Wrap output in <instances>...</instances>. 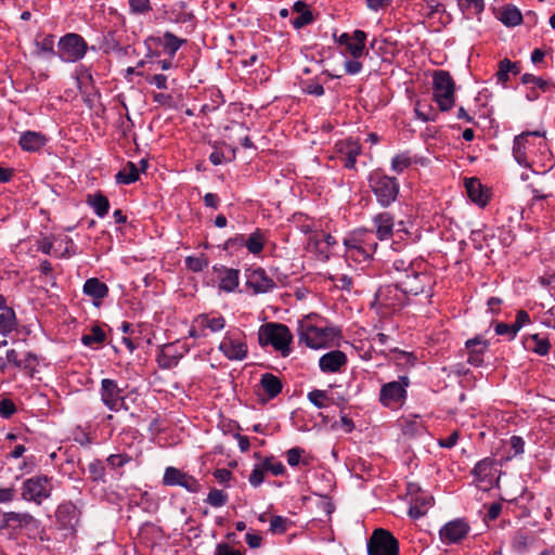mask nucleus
Here are the masks:
<instances>
[{
	"label": "nucleus",
	"mask_w": 555,
	"mask_h": 555,
	"mask_svg": "<svg viewBox=\"0 0 555 555\" xmlns=\"http://www.w3.org/2000/svg\"><path fill=\"white\" fill-rule=\"evenodd\" d=\"M88 472L92 481H103L105 476V467L100 460H93L88 465Z\"/></svg>",
	"instance_id": "nucleus-49"
},
{
	"label": "nucleus",
	"mask_w": 555,
	"mask_h": 555,
	"mask_svg": "<svg viewBox=\"0 0 555 555\" xmlns=\"http://www.w3.org/2000/svg\"><path fill=\"white\" fill-rule=\"evenodd\" d=\"M262 464L263 468L274 476H281L285 473V466L282 462H273L272 459L267 457Z\"/></svg>",
	"instance_id": "nucleus-60"
},
{
	"label": "nucleus",
	"mask_w": 555,
	"mask_h": 555,
	"mask_svg": "<svg viewBox=\"0 0 555 555\" xmlns=\"http://www.w3.org/2000/svg\"><path fill=\"white\" fill-rule=\"evenodd\" d=\"M411 165H412V159H411L409 153L397 154L391 159V169L397 173L403 172Z\"/></svg>",
	"instance_id": "nucleus-45"
},
{
	"label": "nucleus",
	"mask_w": 555,
	"mask_h": 555,
	"mask_svg": "<svg viewBox=\"0 0 555 555\" xmlns=\"http://www.w3.org/2000/svg\"><path fill=\"white\" fill-rule=\"evenodd\" d=\"M233 241L244 245L250 254L259 255L263 250L266 235L261 230L257 229L247 238L244 235H237Z\"/></svg>",
	"instance_id": "nucleus-25"
},
{
	"label": "nucleus",
	"mask_w": 555,
	"mask_h": 555,
	"mask_svg": "<svg viewBox=\"0 0 555 555\" xmlns=\"http://www.w3.org/2000/svg\"><path fill=\"white\" fill-rule=\"evenodd\" d=\"M2 526L12 528L13 530H37L39 520L27 512H7L2 516Z\"/></svg>",
	"instance_id": "nucleus-19"
},
{
	"label": "nucleus",
	"mask_w": 555,
	"mask_h": 555,
	"mask_svg": "<svg viewBox=\"0 0 555 555\" xmlns=\"http://www.w3.org/2000/svg\"><path fill=\"white\" fill-rule=\"evenodd\" d=\"M338 335L339 331L336 327L315 324L310 319L301 321L298 327L299 343H305L312 349L328 347Z\"/></svg>",
	"instance_id": "nucleus-3"
},
{
	"label": "nucleus",
	"mask_w": 555,
	"mask_h": 555,
	"mask_svg": "<svg viewBox=\"0 0 555 555\" xmlns=\"http://www.w3.org/2000/svg\"><path fill=\"white\" fill-rule=\"evenodd\" d=\"M291 521L283 516H272L270 519V531L273 534H282L286 532Z\"/></svg>",
	"instance_id": "nucleus-52"
},
{
	"label": "nucleus",
	"mask_w": 555,
	"mask_h": 555,
	"mask_svg": "<svg viewBox=\"0 0 555 555\" xmlns=\"http://www.w3.org/2000/svg\"><path fill=\"white\" fill-rule=\"evenodd\" d=\"M16 412L15 403L8 398H3L0 401V416L3 418H10Z\"/></svg>",
	"instance_id": "nucleus-58"
},
{
	"label": "nucleus",
	"mask_w": 555,
	"mask_h": 555,
	"mask_svg": "<svg viewBox=\"0 0 555 555\" xmlns=\"http://www.w3.org/2000/svg\"><path fill=\"white\" fill-rule=\"evenodd\" d=\"M346 257L362 262L372 258L377 248L374 232L369 229H360L350 233L344 240Z\"/></svg>",
	"instance_id": "nucleus-2"
},
{
	"label": "nucleus",
	"mask_w": 555,
	"mask_h": 555,
	"mask_svg": "<svg viewBox=\"0 0 555 555\" xmlns=\"http://www.w3.org/2000/svg\"><path fill=\"white\" fill-rule=\"evenodd\" d=\"M133 14H146L152 11L150 0H128Z\"/></svg>",
	"instance_id": "nucleus-56"
},
{
	"label": "nucleus",
	"mask_w": 555,
	"mask_h": 555,
	"mask_svg": "<svg viewBox=\"0 0 555 555\" xmlns=\"http://www.w3.org/2000/svg\"><path fill=\"white\" fill-rule=\"evenodd\" d=\"M344 166L347 169H354L357 157L361 154V145L352 139L337 142L335 145Z\"/></svg>",
	"instance_id": "nucleus-21"
},
{
	"label": "nucleus",
	"mask_w": 555,
	"mask_h": 555,
	"mask_svg": "<svg viewBox=\"0 0 555 555\" xmlns=\"http://www.w3.org/2000/svg\"><path fill=\"white\" fill-rule=\"evenodd\" d=\"M246 285L254 291L255 294L267 293L275 288V282L266 273L264 269L248 268L245 272Z\"/></svg>",
	"instance_id": "nucleus-18"
},
{
	"label": "nucleus",
	"mask_w": 555,
	"mask_h": 555,
	"mask_svg": "<svg viewBox=\"0 0 555 555\" xmlns=\"http://www.w3.org/2000/svg\"><path fill=\"white\" fill-rule=\"evenodd\" d=\"M208 258L204 254L185 258V266L192 272H202L208 267Z\"/></svg>",
	"instance_id": "nucleus-43"
},
{
	"label": "nucleus",
	"mask_w": 555,
	"mask_h": 555,
	"mask_svg": "<svg viewBox=\"0 0 555 555\" xmlns=\"http://www.w3.org/2000/svg\"><path fill=\"white\" fill-rule=\"evenodd\" d=\"M530 323V317L527 311L519 310L517 311L515 322L512 323V326L514 327L515 332L518 334V332L527 324Z\"/></svg>",
	"instance_id": "nucleus-62"
},
{
	"label": "nucleus",
	"mask_w": 555,
	"mask_h": 555,
	"mask_svg": "<svg viewBox=\"0 0 555 555\" xmlns=\"http://www.w3.org/2000/svg\"><path fill=\"white\" fill-rule=\"evenodd\" d=\"M216 555H244V552L231 547L228 543H219L216 547Z\"/></svg>",
	"instance_id": "nucleus-64"
},
{
	"label": "nucleus",
	"mask_w": 555,
	"mask_h": 555,
	"mask_svg": "<svg viewBox=\"0 0 555 555\" xmlns=\"http://www.w3.org/2000/svg\"><path fill=\"white\" fill-rule=\"evenodd\" d=\"M304 453V450L300 448H292L286 453V460L289 466H297L299 464L300 457Z\"/></svg>",
	"instance_id": "nucleus-63"
},
{
	"label": "nucleus",
	"mask_w": 555,
	"mask_h": 555,
	"mask_svg": "<svg viewBox=\"0 0 555 555\" xmlns=\"http://www.w3.org/2000/svg\"><path fill=\"white\" fill-rule=\"evenodd\" d=\"M218 349L230 361H243L248 357L246 336L240 330L227 332Z\"/></svg>",
	"instance_id": "nucleus-8"
},
{
	"label": "nucleus",
	"mask_w": 555,
	"mask_h": 555,
	"mask_svg": "<svg viewBox=\"0 0 555 555\" xmlns=\"http://www.w3.org/2000/svg\"><path fill=\"white\" fill-rule=\"evenodd\" d=\"M516 67V63L511 62L508 59H504L499 63V70L496 78L500 82L505 83L508 80V74Z\"/></svg>",
	"instance_id": "nucleus-53"
},
{
	"label": "nucleus",
	"mask_w": 555,
	"mask_h": 555,
	"mask_svg": "<svg viewBox=\"0 0 555 555\" xmlns=\"http://www.w3.org/2000/svg\"><path fill=\"white\" fill-rule=\"evenodd\" d=\"M163 483L169 487L179 486L190 493H198L202 489L199 481L194 476L173 466L165 469Z\"/></svg>",
	"instance_id": "nucleus-15"
},
{
	"label": "nucleus",
	"mask_w": 555,
	"mask_h": 555,
	"mask_svg": "<svg viewBox=\"0 0 555 555\" xmlns=\"http://www.w3.org/2000/svg\"><path fill=\"white\" fill-rule=\"evenodd\" d=\"M545 132L543 131H525L519 135H516L513 144V155L515 160L522 167H529V154L532 152L534 144L530 141V138H543Z\"/></svg>",
	"instance_id": "nucleus-14"
},
{
	"label": "nucleus",
	"mask_w": 555,
	"mask_h": 555,
	"mask_svg": "<svg viewBox=\"0 0 555 555\" xmlns=\"http://www.w3.org/2000/svg\"><path fill=\"white\" fill-rule=\"evenodd\" d=\"M38 54H54V36L47 35L41 41L36 42Z\"/></svg>",
	"instance_id": "nucleus-54"
},
{
	"label": "nucleus",
	"mask_w": 555,
	"mask_h": 555,
	"mask_svg": "<svg viewBox=\"0 0 555 555\" xmlns=\"http://www.w3.org/2000/svg\"><path fill=\"white\" fill-rule=\"evenodd\" d=\"M367 555H399V542L390 531L375 529L367 540Z\"/></svg>",
	"instance_id": "nucleus-10"
},
{
	"label": "nucleus",
	"mask_w": 555,
	"mask_h": 555,
	"mask_svg": "<svg viewBox=\"0 0 555 555\" xmlns=\"http://www.w3.org/2000/svg\"><path fill=\"white\" fill-rule=\"evenodd\" d=\"M493 469L494 461L490 457H486L475 465L473 475L477 481H490L492 478Z\"/></svg>",
	"instance_id": "nucleus-36"
},
{
	"label": "nucleus",
	"mask_w": 555,
	"mask_h": 555,
	"mask_svg": "<svg viewBox=\"0 0 555 555\" xmlns=\"http://www.w3.org/2000/svg\"><path fill=\"white\" fill-rule=\"evenodd\" d=\"M293 334L289 328L282 323H266L258 330V343L261 347L272 346L283 357L291 354V344Z\"/></svg>",
	"instance_id": "nucleus-5"
},
{
	"label": "nucleus",
	"mask_w": 555,
	"mask_h": 555,
	"mask_svg": "<svg viewBox=\"0 0 555 555\" xmlns=\"http://www.w3.org/2000/svg\"><path fill=\"white\" fill-rule=\"evenodd\" d=\"M521 82L525 85L532 83L534 87L539 88L543 92L551 90V88L553 87L551 81L528 73L521 76Z\"/></svg>",
	"instance_id": "nucleus-47"
},
{
	"label": "nucleus",
	"mask_w": 555,
	"mask_h": 555,
	"mask_svg": "<svg viewBox=\"0 0 555 555\" xmlns=\"http://www.w3.org/2000/svg\"><path fill=\"white\" fill-rule=\"evenodd\" d=\"M293 10L297 14L292 21L294 28L300 29L313 22V14L306 2L296 1L293 5Z\"/></svg>",
	"instance_id": "nucleus-31"
},
{
	"label": "nucleus",
	"mask_w": 555,
	"mask_h": 555,
	"mask_svg": "<svg viewBox=\"0 0 555 555\" xmlns=\"http://www.w3.org/2000/svg\"><path fill=\"white\" fill-rule=\"evenodd\" d=\"M459 7L463 12L480 14L485 10L483 0H459Z\"/></svg>",
	"instance_id": "nucleus-50"
},
{
	"label": "nucleus",
	"mask_w": 555,
	"mask_h": 555,
	"mask_svg": "<svg viewBox=\"0 0 555 555\" xmlns=\"http://www.w3.org/2000/svg\"><path fill=\"white\" fill-rule=\"evenodd\" d=\"M16 326V317L13 309H4L0 313V333L8 334Z\"/></svg>",
	"instance_id": "nucleus-42"
},
{
	"label": "nucleus",
	"mask_w": 555,
	"mask_h": 555,
	"mask_svg": "<svg viewBox=\"0 0 555 555\" xmlns=\"http://www.w3.org/2000/svg\"><path fill=\"white\" fill-rule=\"evenodd\" d=\"M311 243L314 244L315 248L324 255L325 258H328L330 247L336 244V240L331 234L323 235V242L319 238H311Z\"/></svg>",
	"instance_id": "nucleus-48"
},
{
	"label": "nucleus",
	"mask_w": 555,
	"mask_h": 555,
	"mask_svg": "<svg viewBox=\"0 0 555 555\" xmlns=\"http://www.w3.org/2000/svg\"><path fill=\"white\" fill-rule=\"evenodd\" d=\"M373 225L375 228L374 235L379 241L389 240L393 234L395 218L388 211L376 214L373 217Z\"/></svg>",
	"instance_id": "nucleus-22"
},
{
	"label": "nucleus",
	"mask_w": 555,
	"mask_h": 555,
	"mask_svg": "<svg viewBox=\"0 0 555 555\" xmlns=\"http://www.w3.org/2000/svg\"><path fill=\"white\" fill-rule=\"evenodd\" d=\"M465 346L466 348L478 347V351L468 352V363L474 366H480L483 363V353L488 349L487 341L477 336L468 339Z\"/></svg>",
	"instance_id": "nucleus-34"
},
{
	"label": "nucleus",
	"mask_w": 555,
	"mask_h": 555,
	"mask_svg": "<svg viewBox=\"0 0 555 555\" xmlns=\"http://www.w3.org/2000/svg\"><path fill=\"white\" fill-rule=\"evenodd\" d=\"M82 292L85 295L91 297L94 305L98 306L100 301L108 295V286L96 278H90L86 280Z\"/></svg>",
	"instance_id": "nucleus-28"
},
{
	"label": "nucleus",
	"mask_w": 555,
	"mask_h": 555,
	"mask_svg": "<svg viewBox=\"0 0 555 555\" xmlns=\"http://www.w3.org/2000/svg\"><path fill=\"white\" fill-rule=\"evenodd\" d=\"M206 502L214 507H221L228 502V494L219 489H211L207 495Z\"/></svg>",
	"instance_id": "nucleus-51"
},
{
	"label": "nucleus",
	"mask_w": 555,
	"mask_h": 555,
	"mask_svg": "<svg viewBox=\"0 0 555 555\" xmlns=\"http://www.w3.org/2000/svg\"><path fill=\"white\" fill-rule=\"evenodd\" d=\"M87 50L86 40L75 33L64 35L57 42V55L66 63L80 61L86 55Z\"/></svg>",
	"instance_id": "nucleus-9"
},
{
	"label": "nucleus",
	"mask_w": 555,
	"mask_h": 555,
	"mask_svg": "<svg viewBox=\"0 0 555 555\" xmlns=\"http://www.w3.org/2000/svg\"><path fill=\"white\" fill-rule=\"evenodd\" d=\"M198 327L204 332L210 331L211 333H218L225 326V319L222 315H211L203 313L196 317Z\"/></svg>",
	"instance_id": "nucleus-32"
},
{
	"label": "nucleus",
	"mask_w": 555,
	"mask_h": 555,
	"mask_svg": "<svg viewBox=\"0 0 555 555\" xmlns=\"http://www.w3.org/2000/svg\"><path fill=\"white\" fill-rule=\"evenodd\" d=\"M130 461H131V457L126 453L111 454L106 459L108 466H111L112 468L124 467Z\"/></svg>",
	"instance_id": "nucleus-57"
},
{
	"label": "nucleus",
	"mask_w": 555,
	"mask_h": 555,
	"mask_svg": "<svg viewBox=\"0 0 555 555\" xmlns=\"http://www.w3.org/2000/svg\"><path fill=\"white\" fill-rule=\"evenodd\" d=\"M21 366L28 376H34V374L37 372V366L39 364V360L37 354L33 352H27L24 358L21 360Z\"/></svg>",
	"instance_id": "nucleus-44"
},
{
	"label": "nucleus",
	"mask_w": 555,
	"mask_h": 555,
	"mask_svg": "<svg viewBox=\"0 0 555 555\" xmlns=\"http://www.w3.org/2000/svg\"><path fill=\"white\" fill-rule=\"evenodd\" d=\"M101 402L112 412H119L127 410L126 399L122 395V389L118 386L115 379L103 378L100 387Z\"/></svg>",
	"instance_id": "nucleus-12"
},
{
	"label": "nucleus",
	"mask_w": 555,
	"mask_h": 555,
	"mask_svg": "<svg viewBox=\"0 0 555 555\" xmlns=\"http://www.w3.org/2000/svg\"><path fill=\"white\" fill-rule=\"evenodd\" d=\"M52 491V477L39 474L23 481L21 487V498L26 502H33L40 505L51 496Z\"/></svg>",
	"instance_id": "nucleus-7"
},
{
	"label": "nucleus",
	"mask_w": 555,
	"mask_h": 555,
	"mask_svg": "<svg viewBox=\"0 0 555 555\" xmlns=\"http://www.w3.org/2000/svg\"><path fill=\"white\" fill-rule=\"evenodd\" d=\"M219 278V288L227 293L234 292L240 284V271L233 268L216 269Z\"/></svg>",
	"instance_id": "nucleus-27"
},
{
	"label": "nucleus",
	"mask_w": 555,
	"mask_h": 555,
	"mask_svg": "<svg viewBox=\"0 0 555 555\" xmlns=\"http://www.w3.org/2000/svg\"><path fill=\"white\" fill-rule=\"evenodd\" d=\"M433 96L440 111H450L455 103V83L447 70H436L433 76Z\"/></svg>",
	"instance_id": "nucleus-6"
},
{
	"label": "nucleus",
	"mask_w": 555,
	"mask_h": 555,
	"mask_svg": "<svg viewBox=\"0 0 555 555\" xmlns=\"http://www.w3.org/2000/svg\"><path fill=\"white\" fill-rule=\"evenodd\" d=\"M434 502L433 496L429 494L421 493L415 495L412 499L410 508H409V515L410 517L414 519H418L426 515L428 509L431 507Z\"/></svg>",
	"instance_id": "nucleus-30"
},
{
	"label": "nucleus",
	"mask_w": 555,
	"mask_h": 555,
	"mask_svg": "<svg viewBox=\"0 0 555 555\" xmlns=\"http://www.w3.org/2000/svg\"><path fill=\"white\" fill-rule=\"evenodd\" d=\"M465 189L472 202L483 207L489 201L488 190L482 186L477 178L465 180Z\"/></svg>",
	"instance_id": "nucleus-26"
},
{
	"label": "nucleus",
	"mask_w": 555,
	"mask_h": 555,
	"mask_svg": "<svg viewBox=\"0 0 555 555\" xmlns=\"http://www.w3.org/2000/svg\"><path fill=\"white\" fill-rule=\"evenodd\" d=\"M408 297L399 289L393 283V285H387L380 287L376 293V300L387 308L397 310L406 305Z\"/></svg>",
	"instance_id": "nucleus-20"
},
{
	"label": "nucleus",
	"mask_w": 555,
	"mask_h": 555,
	"mask_svg": "<svg viewBox=\"0 0 555 555\" xmlns=\"http://www.w3.org/2000/svg\"><path fill=\"white\" fill-rule=\"evenodd\" d=\"M387 273L397 287L408 296L426 294L431 296L434 280L422 263L404 257H397L387 268Z\"/></svg>",
	"instance_id": "nucleus-1"
},
{
	"label": "nucleus",
	"mask_w": 555,
	"mask_h": 555,
	"mask_svg": "<svg viewBox=\"0 0 555 555\" xmlns=\"http://www.w3.org/2000/svg\"><path fill=\"white\" fill-rule=\"evenodd\" d=\"M409 386V378L402 376L399 380H393L384 384L379 392V402L391 410L401 408L406 399V387Z\"/></svg>",
	"instance_id": "nucleus-11"
},
{
	"label": "nucleus",
	"mask_w": 555,
	"mask_h": 555,
	"mask_svg": "<svg viewBox=\"0 0 555 555\" xmlns=\"http://www.w3.org/2000/svg\"><path fill=\"white\" fill-rule=\"evenodd\" d=\"M47 142L48 138L43 133L28 130L21 134L18 145L23 151L38 152Z\"/></svg>",
	"instance_id": "nucleus-24"
},
{
	"label": "nucleus",
	"mask_w": 555,
	"mask_h": 555,
	"mask_svg": "<svg viewBox=\"0 0 555 555\" xmlns=\"http://www.w3.org/2000/svg\"><path fill=\"white\" fill-rule=\"evenodd\" d=\"M264 470L266 469L263 468V465H255L254 469L251 470L248 477V481L253 487L257 488L262 483L264 478Z\"/></svg>",
	"instance_id": "nucleus-59"
},
{
	"label": "nucleus",
	"mask_w": 555,
	"mask_h": 555,
	"mask_svg": "<svg viewBox=\"0 0 555 555\" xmlns=\"http://www.w3.org/2000/svg\"><path fill=\"white\" fill-rule=\"evenodd\" d=\"M500 21L508 27H515L522 22L521 12L514 5H506L500 13Z\"/></svg>",
	"instance_id": "nucleus-37"
},
{
	"label": "nucleus",
	"mask_w": 555,
	"mask_h": 555,
	"mask_svg": "<svg viewBox=\"0 0 555 555\" xmlns=\"http://www.w3.org/2000/svg\"><path fill=\"white\" fill-rule=\"evenodd\" d=\"M534 535L531 532L519 530L514 533L511 540V547L517 555H525L534 543Z\"/></svg>",
	"instance_id": "nucleus-29"
},
{
	"label": "nucleus",
	"mask_w": 555,
	"mask_h": 555,
	"mask_svg": "<svg viewBox=\"0 0 555 555\" xmlns=\"http://www.w3.org/2000/svg\"><path fill=\"white\" fill-rule=\"evenodd\" d=\"M494 332L496 335H500V336H503V335L508 336L509 340H513L517 336V333L515 332L512 324H507V323H503V322H499L494 325Z\"/></svg>",
	"instance_id": "nucleus-61"
},
{
	"label": "nucleus",
	"mask_w": 555,
	"mask_h": 555,
	"mask_svg": "<svg viewBox=\"0 0 555 555\" xmlns=\"http://www.w3.org/2000/svg\"><path fill=\"white\" fill-rule=\"evenodd\" d=\"M139 179V169L135 164L132 162H128L122 169H120L116 176L115 180L117 183L121 184H131Z\"/></svg>",
	"instance_id": "nucleus-38"
},
{
	"label": "nucleus",
	"mask_w": 555,
	"mask_h": 555,
	"mask_svg": "<svg viewBox=\"0 0 555 555\" xmlns=\"http://www.w3.org/2000/svg\"><path fill=\"white\" fill-rule=\"evenodd\" d=\"M165 50H167L168 54L173 57L180 47L185 42V40L178 38L172 33L166 31L163 38L159 39Z\"/></svg>",
	"instance_id": "nucleus-41"
},
{
	"label": "nucleus",
	"mask_w": 555,
	"mask_h": 555,
	"mask_svg": "<svg viewBox=\"0 0 555 555\" xmlns=\"http://www.w3.org/2000/svg\"><path fill=\"white\" fill-rule=\"evenodd\" d=\"M469 530L470 527L467 521L456 518L440 528L439 538L444 545L456 544L467 537Z\"/></svg>",
	"instance_id": "nucleus-16"
},
{
	"label": "nucleus",
	"mask_w": 555,
	"mask_h": 555,
	"mask_svg": "<svg viewBox=\"0 0 555 555\" xmlns=\"http://www.w3.org/2000/svg\"><path fill=\"white\" fill-rule=\"evenodd\" d=\"M526 348L532 350L539 356H545L550 352L551 344L547 338L533 334L527 338Z\"/></svg>",
	"instance_id": "nucleus-40"
},
{
	"label": "nucleus",
	"mask_w": 555,
	"mask_h": 555,
	"mask_svg": "<svg viewBox=\"0 0 555 555\" xmlns=\"http://www.w3.org/2000/svg\"><path fill=\"white\" fill-rule=\"evenodd\" d=\"M350 43L345 47L353 59H359L363 55L365 50L366 34L363 30L357 29L352 34Z\"/></svg>",
	"instance_id": "nucleus-35"
},
{
	"label": "nucleus",
	"mask_w": 555,
	"mask_h": 555,
	"mask_svg": "<svg viewBox=\"0 0 555 555\" xmlns=\"http://www.w3.org/2000/svg\"><path fill=\"white\" fill-rule=\"evenodd\" d=\"M106 335L104 331L100 326H93L89 334H85L81 337V341L86 346H91L93 344H101L105 340Z\"/></svg>",
	"instance_id": "nucleus-46"
},
{
	"label": "nucleus",
	"mask_w": 555,
	"mask_h": 555,
	"mask_svg": "<svg viewBox=\"0 0 555 555\" xmlns=\"http://www.w3.org/2000/svg\"><path fill=\"white\" fill-rule=\"evenodd\" d=\"M367 183L382 207L387 208L397 201L400 183L396 177H390L383 170L376 169L370 172Z\"/></svg>",
	"instance_id": "nucleus-4"
},
{
	"label": "nucleus",
	"mask_w": 555,
	"mask_h": 555,
	"mask_svg": "<svg viewBox=\"0 0 555 555\" xmlns=\"http://www.w3.org/2000/svg\"><path fill=\"white\" fill-rule=\"evenodd\" d=\"M347 363V356L340 350H332L319 360L320 370L324 373L339 372Z\"/></svg>",
	"instance_id": "nucleus-23"
},
{
	"label": "nucleus",
	"mask_w": 555,
	"mask_h": 555,
	"mask_svg": "<svg viewBox=\"0 0 555 555\" xmlns=\"http://www.w3.org/2000/svg\"><path fill=\"white\" fill-rule=\"evenodd\" d=\"M188 351L185 345L179 341L166 344L162 346L156 360L160 369L169 370L177 366Z\"/></svg>",
	"instance_id": "nucleus-17"
},
{
	"label": "nucleus",
	"mask_w": 555,
	"mask_h": 555,
	"mask_svg": "<svg viewBox=\"0 0 555 555\" xmlns=\"http://www.w3.org/2000/svg\"><path fill=\"white\" fill-rule=\"evenodd\" d=\"M259 385L266 392L268 399L275 398L279 393H281L283 388L281 379L272 373L262 374Z\"/></svg>",
	"instance_id": "nucleus-33"
},
{
	"label": "nucleus",
	"mask_w": 555,
	"mask_h": 555,
	"mask_svg": "<svg viewBox=\"0 0 555 555\" xmlns=\"http://www.w3.org/2000/svg\"><path fill=\"white\" fill-rule=\"evenodd\" d=\"M81 511L72 501L61 503L55 511L56 524L60 530L75 534L80 522Z\"/></svg>",
	"instance_id": "nucleus-13"
},
{
	"label": "nucleus",
	"mask_w": 555,
	"mask_h": 555,
	"mask_svg": "<svg viewBox=\"0 0 555 555\" xmlns=\"http://www.w3.org/2000/svg\"><path fill=\"white\" fill-rule=\"evenodd\" d=\"M87 203L92 207L98 217L103 218L107 215L109 209V202L107 197L104 196L102 193L89 195L87 198Z\"/></svg>",
	"instance_id": "nucleus-39"
},
{
	"label": "nucleus",
	"mask_w": 555,
	"mask_h": 555,
	"mask_svg": "<svg viewBox=\"0 0 555 555\" xmlns=\"http://www.w3.org/2000/svg\"><path fill=\"white\" fill-rule=\"evenodd\" d=\"M308 399L314 406L322 409L326 405L328 397L325 390L314 389L308 393Z\"/></svg>",
	"instance_id": "nucleus-55"
}]
</instances>
